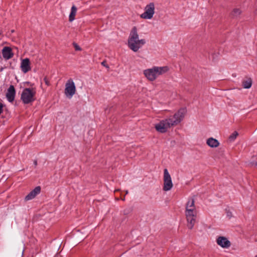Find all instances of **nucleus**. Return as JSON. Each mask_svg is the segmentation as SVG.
Here are the masks:
<instances>
[{
    "mask_svg": "<svg viewBox=\"0 0 257 257\" xmlns=\"http://www.w3.org/2000/svg\"><path fill=\"white\" fill-rule=\"evenodd\" d=\"M185 215L187 221V227L191 229L193 228L197 218V212L195 206L194 199L189 198L186 204Z\"/></svg>",
    "mask_w": 257,
    "mask_h": 257,
    "instance_id": "obj_1",
    "label": "nucleus"
},
{
    "mask_svg": "<svg viewBox=\"0 0 257 257\" xmlns=\"http://www.w3.org/2000/svg\"><path fill=\"white\" fill-rule=\"evenodd\" d=\"M145 39H139L137 28L134 27L130 32L128 39V47L134 52H137L143 45L146 44Z\"/></svg>",
    "mask_w": 257,
    "mask_h": 257,
    "instance_id": "obj_2",
    "label": "nucleus"
},
{
    "mask_svg": "<svg viewBox=\"0 0 257 257\" xmlns=\"http://www.w3.org/2000/svg\"><path fill=\"white\" fill-rule=\"evenodd\" d=\"M186 113V108L182 107L179 109L173 115H171L165 119L168 126L171 128L180 123L184 119Z\"/></svg>",
    "mask_w": 257,
    "mask_h": 257,
    "instance_id": "obj_3",
    "label": "nucleus"
},
{
    "mask_svg": "<svg viewBox=\"0 0 257 257\" xmlns=\"http://www.w3.org/2000/svg\"><path fill=\"white\" fill-rule=\"evenodd\" d=\"M35 94L36 92L33 89L25 88L22 93L21 99L24 104H29L35 100Z\"/></svg>",
    "mask_w": 257,
    "mask_h": 257,
    "instance_id": "obj_4",
    "label": "nucleus"
},
{
    "mask_svg": "<svg viewBox=\"0 0 257 257\" xmlns=\"http://www.w3.org/2000/svg\"><path fill=\"white\" fill-rule=\"evenodd\" d=\"M163 181V190L165 191L170 190L172 188L173 185L171 176L167 169H165L164 170Z\"/></svg>",
    "mask_w": 257,
    "mask_h": 257,
    "instance_id": "obj_5",
    "label": "nucleus"
},
{
    "mask_svg": "<svg viewBox=\"0 0 257 257\" xmlns=\"http://www.w3.org/2000/svg\"><path fill=\"white\" fill-rule=\"evenodd\" d=\"M155 13V5L154 3H150L145 8V12L141 15V17L144 19H151Z\"/></svg>",
    "mask_w": 257,
    "mask_h": 257,
    "instance_id": "obj_6",
    "label": "nucleus"
},
{
    "mask_svg": "<svg viewBox=\"0 0 257 257\" xmlns=\"http://www.w3.org/2000/svg\"><path fill=\"white\" fill-rule=\"evenodd\" d=\"M76 87L73 81L70 79L66 83L65 94L66 96L71 98L72 96L75 93Z\"/></svg>",
    "mask_w": 257,
    "mask_h": 257,
    "instance_id": "obj_7",
    "label": "nucleus"
},
{
    "mask_svg": "<svg viewBox=\"0 0 257 257\" xmlns=\"http://www.w3.org/2000/svg\"><path fill=\"white\" fill-rule=\"evenodd\" d=\"M155 127L157 132L161 133H166L168 128H170L165 119L161 120L158 123L156 124Z\"/></svg>",
    "mask_w": 257,
    "mask_h": 257,
    "instance_id": "obj_8",
    "label": "nucleus"
},
{
    "mask_svg": "<svg viewBox=\"0 0 257 257\" xmlns=\"http://www.w3.org/2000/svg\"><path fill=\"white\" fill-rule=\"evenodd\" d=\"M217 243L221 247L227 248L231 245L230 242L224 236H219L216 239Z\"/></svg>",
    "mask_w": 257,
    "mask_h": 257,
    "instance_id": "obj_9",
    "label": "nucleus"
},
{
    "mask_svg": "<svg viewBox=\"0 0 257 257\" xmlns=\"http://www.w3.org/2000/svg\"><path fill=\"white\" fill-rule=\"evenodd\" d=\"M3 57L5 60H8L11 59L14 56V53L12 49L10 47H4L2 51Z\"/></svg>",
    "mask_w": 257,
    "mask_h": 257,
    "instance_id": "obj_10",
    "label": "nucleus"
},
{
    "mask_svg": "<svg viewBox=\"0 0 257 257\" xmlns=\"http://www.w3.org/2000/svg\"><path fill=\"white\" fill-rule=\"evenodd\" d=\"M15 88L14 85H11L9 88H8V91L6 93V97L9 102H12L15 99Z\"/></svg>",
    "mask_w": 257,
    "mask_h": 257,
    "instance_id": "obj_11",
    "label": "nucleus"
},
{
    "mask_svg": "<svg viewBox=\"0 0 257 257\" xmlns=\"http://www.w3.org/2000/svg\"><path fill=\"white\" fill-rule=\"evenodd\" d=\"M153 68L155 72L156 78H157V77L159 75H163L164 73L167 72L169 70V67L166 66L163 67L154 66Z\"/></svg>",
    "mask_w": 257,
    "mask_h": 257,
    "instance_id": "obj_12",
    "label": "nucleus"
},
{
    "mask_svg": "<svg viewBox=\"0 0 257 257\" xmlns=\"http://www.w3.org/2000/svg\"><path fill=\"white\" fill-rule=\"evenodd\" d=\"M41 192L40 186H37L32 191H31L26 197L25 199L28 201L34 198Z\"/></svg>",
    "mask_w": 257,
    "mask_h": 257,
    "instance_id": "obj_13",
    "label": "nucleus"
},
{
    "mask_svg": "<svg viewBox=\"0 0 257 257\" xmlns=\"http://www.w3.org/2000/svg\"><path fill=\"white\" fill-rule=\"evenodd\" d=\"M21 68L22 71L25 73L31 70L30 62L28 58L22 60L21 63Z\"/></svg>",
    "mask_w": 257,
    "mask_h": 257,
    "instance_id": "obj_14",
    "label": "nucleus"
},
{
    "mask_svg": "<svg viewBox=\"0 0 257 257\" xmlns=\"http://www.w3.org/2000/svg\"><path fill=\"white\" fill-rule=\"evenodd\" d=\"M144 74L150 81H153L156 79L153 67L145 70L144 71Z\"/></svg>",
    "mask_w": 257,
    "mask_h": 257,
    "instance_id": "obj_15",
    "label": "nucleus"
},
{
    "mask_svg": "<svg viewBox=\"0 0 257 257\" xmlns=\"http://www.w3.org/2000/svg\"><path fill=\"white\" fill-rule=\"evenodd\" d=\"M77 12V8L75 6L73 5L71 7V12L69 16V21L71 22L75 19V17Z\"/></svg>",
    "mask_w": 257,
    "mask_h": 257,
    "instance_id": "obj_16",
    "label": "nucleus"
},
{
    "mask_svg": "<svg viewBox=\"0 0 257 257\" xmlns=\"http://www.w3.org/2000/svg\"><path fill=\"white\" fill-rule=\"evenodd\" d=\"M242 85L244 88L248 89L251 87L252 85V80L251 78H248L246 79L243 80Z\"/></svg>",
    "mask_w": 257,
    "mask_h": 257,
    "instance_id": "obj_17",
    "label": "nucleus"
},
{
    "mask_svg": "<svg viewBox=\"0 0 257 257\" xmlns=\"http://www.w3.org/2000/svg\"><path fill=\"white\" fill-rule=\"evenodd\" d=\"M219 145V143L217 140L213 139V138H210V147L216 148L218 147Z\"/></svg>",
    "mask_w": 257,
    "mask_h": 257,
    "instance_id": "obj_18",
    "label": "nucleus"
},
{
    "mask_svg": "<svg viewBox=\"0 0 257 257\" xmlns=\"http://www.w3.org/2000/svg\"><path fill=\"white\" fill-rule=\"evenodd\" d=\"M241 14V11L240 9L235 8L232 10L231 15L233 17H237L239 16Z\"/></svg>",
    "mask_w": 257,
    "mask_h": 257,
    "instance_id": "obj_19",
    "label": "nucleus"
},
{
    "mask_svg": "<svg viewBox=\"0 0 257 257\" xmlns=\"http://www.w3.org/2000/svg\"><path fill=\"white\" fill-rule=\"evenodd\" d=\"M238 133L237 132L235 131L229 137V140L230 141H234L238 136Z\"/></svg>",
    "mask_w": 257,
    "mask_h": 257,
    "instance_id": "obj_20",
    "label": "nucleus"
},
{
    "mask_svg": "<svg viewBox=\"0 0 257 257\" xmlns=\"http://www.w3.org/2000/svg\"><path fill=\"white\" fill-rule=\"evenodd\" d=\"M73 45L76 51H80L81 50V48L77 44L73 43Z\"/></svg>",
    "mask_w": 257,
    "mask_h": 257,
    "instance_id": "obj_21",
    "label": "nucleus"
},
{
    "mask_svg": "<svg viewBox=\"0 0 257 257\" xmlns=\"http://www.w3.org/2000/svg\"><path fill=\"white\" fill-rule=\"evenodd\" d=\"M44 82H45V84H46L47 85H48H48H50V84H49V80H48V79H47L46 77H45V78H44Z\"/></svg>",
    "mask_w": 257,
    "mask_h": 257,
    "instance_id": "obj_22",
    "label": "nucleus"
},
{
    "mask_svg": "<svg viewBox=\"0 0 257 257\" xmlns=\"http://www.w3.org/2000/svg\"><path fill=\"white\" fill-rule=\"evenodd\" d=\"M101 65L104 66V67H106V68H108V65L106 64V62L105 61H103L101 62Z\"/></svg>",
    "mask_w": 257,
    "mask_h": 257,
    "instance_id": "obj_23",
    "label": "nucleus"
},
{
    "mask_svg": "<svg viewBox=\"0 0 257 257\" xmlns=\"http://www.w3.org/2000/svg\"><path fill=\"white\" fill-rule=\"evenodd\" d=\"M227 215L229 217V218H230L232 216L231 212L230 211L227 212Z\"/></svg>",
    "mask_w": 257,
    "mask_h": 257,
    "instance_id": "obj_24",
    "label": "nucleus"
},
{
    "mask_svg": "<svg viewBox=\"0 0 257 257\" xmlns=\"http://www.w3.org/2000/svg\"><path fill=\"white\" fill-rule=\"evenodd\" d=\"M209 138H208V139H207L206 140V144H207L208 146H209Z\"/></svg>",
    "mask_w": 257,
    "mask_h": 257,
    "instance_id": "obj_25",
    "label": "nucleus"
},
{
    "mask_svg": "<svg viewBox=\"0 0 257 257\" xmlns=\"http://www.w3.org/2000/svg\"><path fill=\"white\" fill-rule=\"evenodd\" d=\"M34 164L35 166L37 165V162L36 160L34 161Z\"/></svg>",
    "mask_w": 257,
    "mask_h": 257,
    "instance_id": "obj_26",
    "label": "nucleus"
},
{
    "mask_svg": "<svg viewBox=\"0 0 257 257\" xmlns=\"http://www.w3.org/2000/svg\"><path fill=\"white\" fill-rule=\"evenodd\" d=\"M127 213V211H126V210H124V214H126Z\"/></svg>",
    "mask_w": 257,
    "mask_h": 257,
    "instance_id": "obj_27",
    "label": "nucleus"
},
{
    "mask_svg": "<svg viewBox=\"0 0 257 257\" xmlns=\"http://www.w3.org/2000/svg\"><path fill=\"white\" fill-rule=\"evenodd\" d=\"M122 200L124 201L125 200V197H124L123 198H122Z\"/></svg>",
    "mask_w": 257,
    "mask_h": 257,
    "instance_id": "obj_28",
    "label": "nucleus"
},
{
    "mask_svg": "<svg viewBox=\"0 0 257 257\" xmlns=\"http://www.w3.org/2000/svg\"><path fill=\"white\" fill-rule=\"evenodd\" d=\"M125 194H128V191H127V190H126V192H125Z\"/></svg>",
    "mask_w": 257,
    "mask_h": 257,
    "instance_id": "obj_29",
    "label": "nucleus"
},
{
    "mask_svg": "<svg viewBox=\"0 0 257 257\" xmlns=\"http://www.w3.org/2000/svg\"><path fill=\"white\" fill-rule=\"evenodd\" d=\"M254 257H257V255H256Z\"/></svg>",
    "mask_w": 257,
    "mask_h": 257,
    "instance_id": "obj_30",
    "label": "nucleus"
}]
</instances>
